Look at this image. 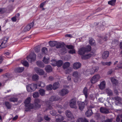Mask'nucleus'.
<instances>
[{"mask_svg":"<svg viewBox=\"0 0 122 122\" xmlns=\"http://www.w3.org/2000/svg\"><path fill=\"white\" fill-rule=\"evenodd\" d=\"M31 98L30 97H28L24 101L25 106L26 108L25 111H28L33 108V104L30 103Z\"/></svg>","mask_w":122,"mask_h":122,"instance_id":"f257e3e1","label":"nucleus"},{"mask_svg":"<svg viewBox=\"0 0 122 122\" xmlns=\"http://www.w3.org/2000/svg\"><path fill=\"white\" fill-rule=\"evenodd\" d=\"M91 50V47L90 46L88 45L85 47H82L80 48L78 51V53L80 55H83L89 51Z\"/></svg>","mask_w":122,"mask_h":122,"instance_id":"f03ea898","label":"nucleus"},{"mask_svg":"<svg viewBox=\"0 0 122 122\" xmlns=\"http://www.w3.org/2000/svg\"><path fill=\"white\" fill-rule=\"evenodd\" d=\"M98 66L93 67L88 69L86 71V74L87 75L93 74L95 72H97L98 71Z\"/></svg>","mask_w":122,"mask_h":122,"instance_id":"7ed1b4c3","label":"nucleus"},{"mask_svg":"<svg viewBox=\"0 0 122 122\" xmlns=\"http://www.w3.org/2000/svg\"><path fill=\"white\" fill-rule=\"evenodd\" d=\"M101 78V76L99 74L95 75L91 79V82L93 84L95 83L98 81Z\"/></svg>","mask_w":122,"mask_h":122,"instance_id":"20e7f679","label":"nucleus"},{"mask_svg":"<svg viewBox=\"0 0 122 122\" xmlns=\"http://www.w3.org/2000/svg\"><path fill=\"white\" fill-rule=\"evenodd\" d=\"M37 85L34 83L29 85L26 87L27 89L28 92H31L37 88Z\"/></svg>","mask_w":122,"mask_h":122,"instance_id":"39448f33","label":"nucleus"},{"mask_svg":"<svg viewBox=\"0 0 122 122\" xmlns=\"http://www.w3.org/2000/svg\"><path fill=\"white\" fill-rule=\"evenodd\" d=\"M27 58L28 61L31 63L36 60V55L34 53H31Z\"/></svg>","mask_w":122,"mask_h":122,"instance_id":"423d86ee","label":"nucleus"},{"mask_svg":"<svg viewBox=\"0 0 122 122\" xmlns=\"http://www.w3.org/2000/svg\"><path fill=\"white\" fill-rule=\"evenodd\" d=\"M69 105L70 107L72 108L76 109L77 108L76 101L75 99H72L70 101Z\"/></svg>","mask_w":122,"mask_h":122,"instance_id":"0eeeda50","label":"nucleus"},{"mask_svg":"<svg viewBox=\"0 0 122 122\" xmlns=\"http://www.w3.org/2000/svg\"><path fill=\"white\" fill-rule=\"evenodd\" d=\"M8 37H5L2 40V42L0 47L1 48H4L6 47L7 44V41L8 40Z\"/></svg>","mask_w":122,"mask_h":122,"instance_id":"6e6552de","label":"nucleus"},{"mask_svg":"<svg viewBox=\"0 0 122 122\" xmlns=\"http://www.w3.org/2000/svg\"><path fill=\"white\" fill-rule=\"evenodd\" d=\"M88 101L86 100L84 102H80L78 104V106L79 109L81 111H82L85 107V103L86 104L87 103Z\"/></svg>","mask_w":122,"mask_h":122,"instance_id":"1a4fd4ad","label":"nucleus"},{"mask_svg":"<svg viewBox=\"0 0 122 122\" xmlns=\"http://www.w3.org/2000/svg\"><path fill=\"white\" fill-rule=\"evenodd\" d=\"M35 71L37 74L40 75H42L44 74V72L42 69L36 67L34 68Z\"/></svg>","mask_w":122,"mask_h":122,"instance_id":"9d476101","label":"nucleus"},{"mask_svg":"<svg viewBox=\"0 0 122 122\" xmlns=\"http://www.w3.org/2000/svg\"><path fill=\"white\" fill-rule=\"evenodd\" d=\"M33 22L28 24L24 28L23 32H25L29 31L30 28L33 27Z\"/></svg>","mask_w":122,"mask_h":122,"instance_id":"9b49d317","label":"nucleus"},{"mask_svg":"<svg viewBox=\"0 0 122 122\" xmlns=\"http://www.w3.org/2000/svg\"><path fill=\"white\" fill-rule=\"evenodd\" d=\"M69 92V91L67 89H64L61 90L60 91L59 94L60 95L64 96L67 94Z\"/></svg>","mask_w":122,"mask_h":122,"instance_id":"f8f14e48","label":"nucleus"},{"mask_svg":"<svg viewBox=\"0 0 122 122\" xmlns=\"http://www.w3.org/2000/svg\"><path fill=\"white\" fill-rule=\"evenodd\" d=\"M55 118L56 121L57 122H60L63 121L64 119L62 116L59 115L56 116Z\"/></svg>","mask_w":122,"mask_h":122,"instance_id":"ddd939ff","label":"nucleus"},{"mask_svg":"<svg viewBox=\"0 0 122 122\" xmlns=\"http://www.w3.org/2000/svg\"><path fill=\"white\" fill-rule=\"evenodd\" d=\"M106 82L104 81H103L101 82L99 85H98L100 89L101 90L104 89L105 87Z\"/></svg>","mask_w":122,"mask_h":122,"instance_id":"4468645a","label":"nucleus"},{"mask_svg":"<svg viewBox=\"0 0 122 122\" xmlns=\"http://www.w3.org/2000/svg\"><path fill=\"white\" fill-rule=\"evenodd\" d=\"M100 112L103 113L107 114L109 113L108 110L105 108L102 107L100 109Z\"/></svg>","mask_w":122,"mask_h":122,"instance_id":"2eb2a0df","label":"nucleus"},{"mask_svg":"<svg viewBox=\"0 0 122 122\" xmlns=\"http://www.w3.org/2000/svg\"><path fill=\"white\" fill-rule=\"evenodd\" d=\"M81 64L79 62H76L73 65V68L74 69H78L80 67Z\"/></svg>","mask_w":122,"mask_h":122,"instance_id":"dca6fc26","label":"nucleus"},{"mask_svg":"<svg viewBox=\"0 0 122 122\" xmlns=\"http://www.w3.org/2000/svg\"><path fill=\"white\" fill-rule=\"evenodd\" d=\"M109 55V53L108 51H105L103 54L102 56V58L103 59H106L108 56Z\"/></svg>","mask_w":122,"mask_h":122,"instance_id":"f3484780","label":"nucleus"},{"mask_svg":"<svg viewBox=\"0 0 122 122\" xmlns=\"http://www.w3.org/2000/svg\"><path fill=\"white\" fill-rule=\"evenodd\" d=\"M48 55H46L45 56L43 59V62L45 64H48L49 62V57L48 56Z\"/></svg>","mask_w":122,"mask_h":122,"instance_id":"a211bd4d","label":"nucleus"},{"mask_svg":"<svg viewBox=\"0 0 122 122\" xmlns=\"http://www.w3.org/2000/svg\"><path fill=\"white\" fill-rule=\"evenodd\" d=\"M45 70L46 72H50L52 71V68L50 66L48 65L46 67Z\"/></svg>","mask_w":122,"mask_h":122,"instance_id":"6ab92c4d","label":"nucleus"},{"mask_svg":"<svg viewBox=\"0 0 122 122\" xmlns=\"http://www.w3.org/2000/svg\"><path fill=\"white\" fill-rule=\"evenodd\" d=\"M76 122H89L85 118H78Z\"/></svg>","mask_w":122,"mask_h":122,"instance_id":"aec40b11","label":"nucleus"},{"mask_svg":"<svg viewBox=\"0 0 122 122\" xmlns=\"http://www.w3.org/2000/svg\"><path fill=\"white\" fill-rule=\"evenodd\" d=\"M66 114L67 117L71 118H73V116L71 112L69 111H67L66 112Z\"/></svg>","mask_w":122,"mask_h":122,"instance_id":"412c9836","label":"nucleus"},{"mask_svg":"<svg viewBox=\"0 0 122 122\" xmlns=\"http://www.w3.org/2000/svg\"><path fill=\"white\" fill-rule=\"evenodd\" d=\"M92 54H91L89 53L82 56L81 58L83 59H86L90 58L92 56Z\"/></svg>","mask_w":122,"mask_h":122,"instance_id":"4be33fe9","label":"nucleus"},{"mask_svg":"<svg viewBox=\"0 0 122 122\" xmlns=\"http://www.w3.org/2000/svg\"><path fill=\"white\" fill-rule=\"evenodd\" d=\"M92 114V111L91 110H88L85 113V115L88 117L91 116Z\"/></svg>","mask_w":122,"mask_h":122,"instance_id":"5701e85b","label":"nucleus"},{"mask_svg":"<svg viewBox=\"0 0 122 122\" xmlns=\"http://www.w3.org/2000/svg\"><path fill=\"white\" fill-rule=\"evenodd\" d=\"M24 69V67H18L16 68L15 69V71L18 72H21L23 71Z\"/></svg>","mask_w":122,"mask_h":122,"instance_id":"b1692460","label":"nucleus"},{"mask_svg":"<svg viewBox=\"0 0 122 122\" xmlns=\"http://www.w3.org/2000/svg\"><path fill=\"white\" fill-rule=\"evenodd\" d=\"M49 44L51 47H53L56 45L57 44V42L56 41H50L49 42Z\"/></svg>","mask_w":122,"mask_h":122,"instance_id":"393cba45","label":"nucleus"},{"mask_svg":"<svg viewBox=\"0 0 122 122\" xmlns=\"http://www.w3.org/2000/svg\"><path fill=\"white\" fill-rule=\"evenodd\" d=\"M37 65L39 67L43 68L44 66L43 63L41 61H38L36 62Z\"/></svg>","mask_w":122,"mask_h":122,"instance_id":"a878e982","label":"nucleus"},{"mask_svg":"<svg viewBox=\"0 0 122 122\" xmlns=\"http://www.w3.org/2000/svg\"><path fill=\"white\" fill-rule=\"evenodd\" d=\"M70 64L69 62H66L63 65V67L64 69L70 66Z\"/></svg>","mask_w":122,"mask_h":122,"instance_id":"bb28decb","label":"nucleus"},{"mask_svg":"<svg viewBox=\"0 0 122 122\" xmlns=\"http://www.w3.org/2000/svg\"><path fill=\"white\" fill-rule=\"evenodd\" d=\"M87 92L88 90L87 88L85 87L83 90V93L84 94L86 99L87 97Z\"/></svg>","mask_w":122,"mask_h":122,"instance_id":"cd10ccee","label":"nucleus"},{"mask_svg":"<svg viewBox=\"0 0 122 122\" xmlns=\"http://www.w3.org/2000/svg\"><path fill=\"white\" fill-rule=\"evenodd\" d=\"M114 98L116 100L115 103L116 104H117L118 103V104L121 100V98L117 96L115 97Z\"/></svg>","mask_w":122,"mask_h":122,"instance_id":"c85d7f7f","label":"nucleus"},{"mask_svg":"<svg viewBox=\"0 0 122 122\" xmlns=\"http://www.w3.org/2000/svg\"><path fill=\"white\" fill-rule=\"evenodd\" d=\"M111 81L113 84L116 85L118 83V81L114 78H112L111 79Z\"/></svg>","mask_w":122,"mask_h":122,"instance_id":"c756f323","label":"nucleus"},{"mask_svg":"<svg viewBox=\"0 0 122 122\" xmlns=\"http://www.w3.org/2000/svg\"><path fill=\"white\" fill-rule=\"evenodd\" d=\"M59 86V84L58 82L54 83L53 84V89L55 90L57 89Z\"/></svg>","mask_w":122,"mask_h":122,"instance_id":"7c9ffc66","label":"nucleus"},{"mask_svg":"<svg viewBox=\"0 0 122 122\" xmlns=\"http://www.w3.org/2000/svg\"><path fill=\"white\" fill-rule=\"evenodd\" d=\"M5 104L7 108L10 109L11 107V105L8 102H5Z\"/></svg>","mask_w":122,"mask_h":122,"instance_id":"2f4dec72","label":"nucleus"},{"mask_svg":"<svg viewBox=\"0 0 122 122\" xmlns=\"http://www.w3.org/2000/svg\"><path fill=\"white\" fill-rule=\"evenodd\" d=\"M106 92L109 96H111L113 94L111 90L109 89H106Z\"/></svg>","mask_w":122,"mask_h":122,"instance_id":"473e14b6","label":"nucleus"},{"mask_svg":"<svg viewBox=\"0 0 122 122\" xmlns=\"http://www.w3.org/2000/svg\"><path fill=\"white\" fill-rule=\"evenodd\" d=\"M32 78L33 80L36 81L38 80L39 79V76L37 74H34L32 76Z\"/></svg>","mask_w":122,"mask_h":122,"instance_id":"72a5a7b5","label":"nucleus"},{"mask_svg":"<svg viewBox=\"0 0 122 122\" xmlns=\"http://www.w3.org/2000/svg\"><path fill=\"white\" fill-rule=\"evenodd\" d=\"M116 0H112L109 1L108 2V4L112 5H115L116 1Z\"/></svg>","mask_w":122,"mask_h":122,"instance_id":"f704fd0d","label":"nucleus"},{"mask_svg":"<svg viewBox=\"0 0 122 122\" xmlns=\"http://www.w3.org/2000/svg\"><path fill=\"white\" fill-rule=\"evenodd\" d=\"M59 99L56 98L55 96H52L51 97L50 99V100L51 102L57 100Z\"/></svg>","mask_w":122,"mask_h":122,"instance_id":"c9c22d12","label":"nucleus"},{"mask_svg":"<svg viewBox=\"0 0 122 122\" xmlns=\"http://www.w3.org/2000/svg\"><path fill=\"white\" fill-rule=\"evenodd\" d=\"M34 104L35 105L34 106L33 105V108L32 109H37V108H39L41 107V105L39 103Z\"/></svg>","mask_w":122,"mask_h":122,"instance_id":"e433bc0d","label":"nucleus"},{"mask_svg":"<svg viewBox=\"0 0 122 122\" xmlns=\"http://www.w3.org/2000/svg\"><path fill=\"white\" fill-rule=\"evenodd\" d=\"M80 75L77 71L74 72L73 74V76L76 78H78L79 76Z\"/></svg>","mask_w":122,"mask_h":122,"instance_id":"4c0bfd02","label":"nucleus"},{"mask_svg":"<svg viewBox=\"0 0 122 122\" xmlns=\"http://www.w3.org/2000/svg\"><path fill=\"white\" fill-rule=\"evenodd\" d=\"M39 92L40 95L42 96H43L45 94V91L44 89H40L39 91Z\"/></svg>","mask_w":122,"mask_h":122,"instance_id":"58836bf2","label":"nucleus"},{"mask_svg":"<svg viewBox=\"0 0 122 122\" xmlns=\"http://www.w3.org/2000/svg\"><path fill=\"white\" fill-rule=\"evenodd\" d=\"M63 63V62L61 60H59L57 62L56 66L58 67L61 66Z\"/></svg>","mask_w":122,"mask_h":122,"instance_id":"ea45409f","label":"nucleus"},{"mask_svg":"<svg viewBox=\"0 0 122 122\" xmlns=\"http://www.w3.org/2000/svg\"><path fill=\"white\" fill-rule=\"evenodd\" d=\"M21 63L25 66H28L29 64L26 61H21Z\"/></svg>","mask_w":122,"mask_h":122,"instance_id":"a19ab883","label":"nucleus"},{"mask_svg":"<svg viewBox=\"0 0 122 122\" xmlns=\"http://www.w3.org/2000/svg\"><path fill=\"white\" fill-rule=\"evenodd\" d=\"M37 85V86H39L43 87L45 86V84L43 82H38V84Z\"/></svg>","mask_w":122,"mask_h":122,"instance_id":"79ce46f5","label":"nucleus"},{"mask_svg":"<svg viewBox=\"0 0 122 122\" xmlns=\"http://www.w3.org/2000/svg\"><path fill=\"white\" fill-rule=\"evenodd\" d=\"M9 100L11 102H15L17 101L18 99L16 98L12 97L10 98Z\"/></svg>","mask_w":122,"mask_h":122,"instance_id":"37998d69","label":"nucleus"},{"mask_svg":"<svg viewBox=\"0 0 122 122\" xmlns=\"http://www.w3.org/2000/svg\"><path fill=\"white\" fill-rule=\"evenodd\" d=\"M39 94L38 92H34L33 95V97L34 98L38 97H39Z\"/></svg>","mask_w":122,"mask_h":122,"instance_id":"c03bdc74","label":"nucleus"},{"mask_svg":"<svg viewBox=\"0 0 122 122\" xmlns=\"http://www.w3.org/2000/svg\"><path fill=\"white\" fill-rule=\"evenodd\" d=\"M68 52L69 53L71 54H75L76 53L75 51L74 48L68 51Z\"/></svg>","mask_w":122,"mask_h":122,"instance_id":"a18cd8bd","label":"nucleus"},{"mask_svg":"<svg viewBox=\"0 0 122 122\" xmlns=\"http://www.w3.org/2000/svg\"><path fill=\"white\" fill-rule=\"evenodd\" d=\"M89 43L91 45H95V40L93 39H91L90 40Z\"/></svg>","mask_w":122,"mask_h":122,"instance_id":"49530a36","label":"nucleus"},{"mask_svg":"<svg viewBox=\"0 0 122 122\" xmlns=\"http://www.w3.org/2000/svg\"><path fill=\"white\" fill-rule=\"evenodd\" d=\"M42 53L46 54L47 52V49L45 47H43L41 50Z\"/></svg>","mask_w":122,"mask_h":122,"instance_id":"de8ad7c7","label":"nucleus"},{"mask_svg":"<svg viewBox=\"0 0 122 122\" xmlns=\"http://www.w3.org/2000/svg\"><path fill=\"white\" fill-rule=\"evenodd\" d=\"M51 61L52 62L51 64L53 66H55L56 65L57 62L56 61L54 60H52Z\"/></svg>","mask_w":122,"mask_h":122,"instance_id":"09e8293b","label":"nucleus"},{"mask_svg":"<svg viewBox=\"0 0 122 122\" xmlns=\"http://www.w3.org/2000/svg\"><path fill=\"white\" fill-rule=\"evenodd\" d=\"M46 88L47 90H50L53 88V87L50 84L46 87Z\"/></svg>","mask_w":122,"mask_h":122,"instance_id":"8fccbe9b","label":"nucleus"},{"mask_svg":"<svg viewBox=\"0 0 122 122\" xmlns=\"http://www.w3.org/2000/svg\"><path fill=\"white\" fill-rule=\"evenodd\" d=\"M66 47L68 49H70V50L74 48V46L71 45H66Z\"/></svg>","mask_w":122,"mask_h":122,"instance_id":"3c124183","label":"nucleus"},{"mask_svg":"<svg viewBox=\"0 0 122 122\" xmlns=\"http://www.w3.org/2000/svg\"><path fill=\"white\" fill-rule=\"evenodd\" d=\"M113 121V119L111 118L110 119H107L105 120L104 122H112Z\"/></svg>","mask_w":122,"mask_h":122,"instance_id":"603ef678","label":"nucleus"},{"mask_svg":"<svg viewBox=\"0 0 122 122\" xmlns=\"http://www.w3.org/2000/svg\"><path fill=\"white\" fill-rule=\"evenodd\" d=\"M56 45V48H58L61 47L62 45L60 43H58L57 42V44Z\"/></svg>","mask_w":122,"mask_h":122,"instance_id":"864d4df0","label":"nucleus"},{"mask_svg":"<svg viewBox=\"0 0 122 122\" xmlns=\"http://www.w3.org/2000/svg\"><path fill=\"white\" fill-rule=\"evenodd\" d=\"M41 102V100L38 99H36L34 101V104H37L39 103H40Z\"/></svg>","mask_w":122,"mask_h":122,"instance_id":"5fc2aeb1","label":"nucleus"},{"mask_svg":"<svg viewBox=\"0 0 122 122\" xmlns=\"http://www.w3.org/2000/svg\"><path fill=\"white\" fill-rule=\"evenodd\" d=\"M117 67L119 68H122V61H121L119 63Z\"/></svg>","mask_w":122,"mask_h":122,"instance_id":"6e6d98bb","label":"nucleus"},{"mask_svg":"<svg viewBox=\"0 0 122 122\" xmlns=\"http://www.w3.org/2000/svg\"><path fill=\"white\" fill-rule=\"evenodd\" d=\"M46 1H45L44 2H43L42 3H41L40 5V8H43V6L44 5L45 3H46Z\"/></svg>","mask_w":122,"mask_h":122,"instance_id":"4d7b16f0","label":"nucleus"},{"mask_svg":"<svg viewBox=\"0 0 122 122\" xmlns=\"http://www.w3.org/2000/svg\"><path fill=\"white\" fill-rule=\"evenodd\" d=\"M38 122H41L42 120V119L41 118V116L39 115L38 116Z\"/></svg>","mask_w":122,"mask_h":122,"instance_id":"13d9d810","label":"nucleus"},{"mask_svg":"<svg viewBox=\"0 0 122 122\" xmlns=\"http://www.w3.org/2000/svg\"><path fill=\"white\" fill-rule=\"evenodd\" d=\"M16 17L15 16L12 17L11 19L12 21L14 22L15 21L17 20V19Z\"/></svg>","mask_w":122,"mask_h":122,"instance_id":"bf43d9fd","label":"nucleus"},{"mask_svg":"<svg viewBox=\"0 0 122 122\" xmlns=\"http://www.w3.org/2000/svg\"><path fill=\"white\" fill-rule=\"evenodd\" d=\"M40 50V48H36L35 49V51L36 52H38Z\"/></svg>","mask_w":122,"mask_h":122,"instance_id":"052dcab7","label":"nucleus"},{"mask_svg":"<svg viewBox=\"0 0 122 122\" xmlns=\"http://www.w3.org/2000/svg\"><path fill=\"white\" fill-rule=\"evenodd\" d=\"M72 69H71V68L68 69L67 70L66 73H69L70 72H71L72 71Z\"/></svg>","mask_w":122,"mask_h":122,"instance_id":"680f3d73","label":"nucleus"},{"mask_svg":"<svg viewBox=\"0 0 122 122\" xmlns=\"http://www.w3.org/2000/svg\"><path fill=\"white\" fill-rule=\"evenodd\" d=\"M90 98L91 100H93L95 98V97H93V95L91 94L90 95Z\"/></svg>","mask_w":122,"mask_h":122,"instance_id":"e2e57ef3","label":"nucleus"},{"mask_svg":"<svg viewBox=\"0 0 122 122\" xmlns=\"http://www.w3.org/2000/svg\"><path fill=\"white\" fill-rule=\"evenodd\" d=\"M65 36L66 37H72V36L71 34H67L65 35Z\"/></svg>","mask_w":122,"mask_h":122,"instance_id":"0e129e2a","label":"nucleus"},{"mask_svg":"<svg viewBox=\"0 0 122 122\" xmlns=\"http://www.w3.org/2000/svg\"><path fill=\"white\" fill-rule=\"evenodd\" d=\"M44 117L45 119L46 120L49 121L50 120V118L48 117L47 116L45 115L44 116Z\"/></svg>","mask_w":122,"mask_h":122,"instance_id":"69168bd1","label":"nucleus"},{"mask_svg":"<svg viewBox=\"0 0 122 122\" xmlns=\"http://www.w3.org/2000/svg\"><path fill=\"white\" fill-rule=\"evenodd\" d=\"M3 9L0 8V14H2L5 11Z\"/></svg>","mask_w":122,"mask_h":122,"instance_id":"338daca9","label":"nucleus"},{"mask_svg":"<svg viewBox=\"0 0 122 122\" xmlns=\"http://www.w3.org/2000/svg\"><path fill=\"white\" fill-rule=\"evenodd\" d=\"M47 104V106L48 107V109H51V104H48V103L47 102L46 103Z\"/></svg>","mask_w":122,"mask_h":122,"instance_id":"774afa93","label":"nucleus"}]
</instances>
